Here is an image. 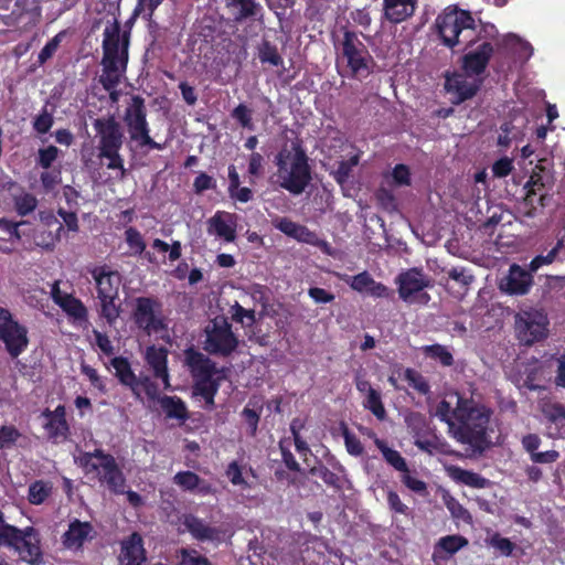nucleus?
<instances>
[{
  "label": "nucleus",
  "mask_w": 565,
  "mask_h": 565,
  "mask_svg": "<svg viewBox=\"0 0 565 565\" xmlns=\"http://www.w3.org/2000/svg\"><path fill=\"white\" fill-rule=\"evenodd\" d=\"M277 181L292 194L305 191L311 180L308 157L299 139L286 143L276 156Z\"/></svg>",
  "instance_id": "obj_1"
},
{
  "label": "nucleus",
  "mask_w": 565,
  "mask_h": 565,
  "mask_svg": "<svg viewBox=\"0 0 565 565\" xmlns=\"http://www.w3.org/2000/svg\"><path fill=\"white\" fill-rule=\"evenodd\" d=\"M490 411L472 399L457 409V420L450 424L451 436L461 444L484 449L492 444L488 437Z\"/></svg>",
  "instance_id": "obj_2"
},
{
  "label": "nucleus",
  "mask_w": 565,
  "mask_h": 565,
  "mask_svg": "<svg viewBox=\"0 0 565 565\" xmlns=\"http://www.w3.org/2000/svg\"><path fill=\"white\" fill-rule=\"evenodd\" d=\"M103 73L99 82L106 90L115 89L124 77L128 63V39L118 31L105 30Z\"/></svg>",
  "instance_id": "obj_3"
},
{
  "label": "nucleus",
  "mask_w": 565,
  "mask_h": 565,
  "mask_svg": "<svg viewBox=\"0 0 565 565\" xmlns=\"http://www.w3.org/2000/svg\"><path fill=\"white\" fill-rule=\"evenodd\" d=\"M436 28L445 45H472L477 23L471 13L455 6L447 7L436 19Z\"/></svg>",
  "instance_id": "obj_4"
},
{
  "label": "nucleus",
  "mask_w": 565,
  "mask_h": 565,
  "mask_svg": "<svg viewBox=\"0 0 565 565\" xmlns=\"http://www.w3.org/2000/svg\"><path fill=\"white\" fill-rule=\"evenodd\" d=\"M554 182L555 178L551 160L540 159L524 186L526 190L524 204L529 207L527 216L536 215L539 209L550 204L552 200L550 192L553 189Z\"/></svg>",
  "instance_id": "obj_5"
},
{
  "label": "nucleus",
  "mask_w": 565,
  "mask_h": 565,
  "mask_svg": "<svg viewBox=\"0 0 565 565\" xmlns=\"http://www.w3.org/2000/svg\"><path fill=\"white\" fill-rule=\"evenodd\" d=\"M77 461L86 473H96L110 491L117 494L125 493L126 479L111 455L97 449L82 454Z\"/></svg>",
  "instance_id": "obj_6"
},
{
  "label": "nucleus",
  "mask_w": 565,
  "mask_h": 565,
  "mask_svg": "<svg viewBox=\"0 0 565 565\" xmlns=\"http://www.w3.org/2000/svg\"><path fill=\"white\" fill-rule=\"evenodd\" d=\"M185 364L194 379V394L204 399L206 408H213L214 396L218 390L214 380V363L203 353L189 349L185 351Z\"/></svg>",
  "instance_id": "obj_7"
},
{
  "label": "nucleus",
  "mask_w": 565,
  "mask_h": 565,
  "mask_svg": "<svg viewBox=\"0 0 565 565\" xmlns=\"http://www.w3.org/2000/svg\"><path fill=\"white\" fill-rule=\"evenodd\" d=\"M145 100L139 96H132L124 115L129 139L137 148L148 150H163L164 145L154 141L150 137V129L147 121Z\"/></svg>",
  "instance_id": "obj_8"
},
{
  "label": "nucleus",
  "mask_w": 565,
  "mask_h": 565,
  "mask_svg": "<svg viewBox=\"0 0 565 565\" xmlns=\"http://www.w3.org/2000/svg\"><path fill=\"white\" fill-rule=\"evenodd\" d=\"M372 56L358 34L345 31L338 54V66L348 68L351 76L365 77L371 73Z\"/></svg>",
  "instance_id": "obj_9"
},
{
  "label": "nucleus",
  "mask_w": 565,
  "mask_h": 565,
  "mask_svg": "<svg viewBox=\"0 0 565 565\" xmlns=\"http://www.w3.org/2000/svg\"><path fill=\"white\" fill-rule=\"evenodd\" d=\"M399 298L408 305L426 306L430 301L427 288L433 287L431 278L419 268L402 271L395 279Z\"/></svg>",
  "instance_id": "obj_10"
},
{
  "label": "nucleus",
  "mask_w": 565,
  "mask_h": 565,
  "mask_svg": "<svg viewBox=\"0 0 565 565\" xmlns=\"http://www.w3.org/2000/svg\"><path fill=\"white\" fill-rule=\"evenodd\" d=\"M204 333L203 349L211 354L227 356L238 345V339L224 317H216L211 320L205 327Z\"/></svg>",
  "instance_id": "obj_11"
},
{
  "label": "nucleus",
  "mask_w": 565,
  "mask_h": 565,
  "mask_svg": "<svg viewBox=\"0 0 565 565\" xmlns=\"http://www.w3.org/2000/svg\"><path fill=\"white\" fill-rule=\"evenodd\" d=\"M0 341L11 358H18L28 345V329L13 319L9 310L0 308Z\"/></svg>",
  "instance_id": "obj_12"
},
{
  "label": "nucleus",
  "mask_w": 565,
  "mask_h": 565,
  "mask_svg": "<svg viewBox=\"0 0 565 565\" xmlns=\"http://www.w3.org/2000/svg\"><path fill=\"white\" fill-rule=\"evenodd\" d=\"M2 546L13 550L21 561L29 564L40 562L42 553L40 548V539L34 527L28 526L23 530L15 527L13 534Z\"/></svg>",
  "instance_id": "obj_13"
},
{
  "label": "nucleus",
  "mask_w": 565,
  "mask_h": 565,
  "mask_svg": "<svg viewBox=\"0 0 565 565\" xmlns=\"http://www.w3.org/2000/svg\"><path fill=\"white\" fill-rule=\"evenodd\" d=\"M134 318L138 327L148 334L159 333L166 329L164 319L161 313V303L153 298H137Z\"/></svg>",
  "instance_id": "obj_14"
},
{
  "label": "nucleus",
  "mask_w": 565,
  "mask_h": 565,
  "mask_svg": "<svg viewBox=\"0 0 565 565\" xmlns=\"http://www.w3.org/2000/svg\"><path fill=\"white\" fill-rule=\"evenodd\" d=\"M547 318L541 310L523 311L516 316L515 329L519 339L525 344H532L546 334Z\"/></svg>",
  "instance_id": "obj_15"
},
{
  "label": "nucleus",
  "mask_w": 565,
  "mask_h": 565,
  "mask_svg": "<svg viewBox=\"0 0 565 565\" xmlns=\"http://www.w3.org/2000/svg\"><path fill=\"white\" fill-rule=\"evenodd\" d=\"M481 79L465 71L446 76L445 89L454 104L472 98L480 88Z\"/></svg>",
  "instance_id": "obj_16"
},
{
  "label": "nucleus",
  "mask_w": 565,
  "mask_h": 565,
  "mask_svg": "<svg viewBox=\"0 0 565 565\" xmlns=\"http://www.w3.org/2000/svg\"><path fill=\"white\" fill-rule=\"evenodd\" d=\"M93 127L96 131L99 149H121L124 134L120 124L114 116L100 117L94 120Z\"/></svg>",
  "instance_id": "obj_17"
},
{
  "label": "nucleus",
  "mask_w": 565,
  "mask_h": 565,
  "mask_svg": "<svg viewBox=\"0 0 565 565\" xmlns=\"http://www.w3.org/2000/svg\"><path fill=\"white\" fill-rule=\"evenodd\" d=\"M237 216L225 211H217L206 221V232L225 243L236 239Z\"/></svg>",
  "instance_id": "obj_18"
},
{
  "label": "nucleus",
  "mask_w": 565,
  "mask_h": 565,
  "mask_svg": "<svg viewBox=\"0 0 565 565\" xmlns=\"http://www.w3.org/2000/svg\"><path fill=\"white\" fill-rule=\"evenodd\" d=\"M533 271L525 269L520 265L510 266L509 274L501 279L499 288L509 295H525L533 284Z\"/></svg>",
  "instance_id": "obj_19"
},
{
  "label": "nucleus",
  "mask_w": 565,
  "mask_h": 565,
  "mask_svg": "<svg viewBox=\"0 0 565 565\" xmlns=\"http://www.w3.org/2000/svg\"><path fill=\"white\" fill-rule=\"evenodd\" d=\"M543 422L552 437H565V405L542 399L539 404Z\"/></svg>",
  "instance_id": "obj_20"
},
{
  "label": "nucleus",
  "mask_w": 565,
  "mask_h": 565,
  "mask_svg": "<svg viewBox=\"0 0 565 565\" xmlns=\"http://www.w3.org/2000/svg\"><path fill=\"white\" fill-rule=\"evenodd\" d=\"M51 296L53 301L73 319L74 322L83 323L87 320V309L84 303L73 295L62 291L57 281L52 285Z\"/></svg>",
  "instance_id": "obj_21"
},
{
  "label": "nucleus",
  "mask_w": 565,
  "mask_h": 565,
  "mask_svg": "<svg viewBox=\"0 0 565 565\" xmlns=\"http://www.w3.org/2000/svg\"><path fill=\"white\" fill-rule=\"evenodd\" d=\"M94 527L89 522L77 519L68 524V529L62 536V544L66 550L79 551L83 545L94 537Z\"/></svg>",
  "instance_id": "obj_22"
},
{
  "label": "nucleus",
  "mask_w": 565,
  "mask_h": 565,
  "mask_svg": "<svg viewBox=\"0 0 565 565\" xmlns=\"http://www.w3.org/2000/svg\"><path fill=\"white\" fill-rule=\"evenodd\" d=\"M92 276L96 282L97 297L118 296L121 278L117 271L102 266L94 268Z\"/></svg>",
  "instance_id": "obj_23"
},
{
  "label": "nucleus",
  "mask_w": 565,
  "mask_h": 565,
  "mask_svg": "<svg viewBox=\"0 0 565 565\" xmlns=\"http://www.w3.org/2000/svg\"><path fill=\"white\" fill-rule=\"evenodd\" d=\"M417 0H383V17L390 23H402L411 18Z\"/></svg>",
  "instance_id": "obj_24"
},
{
  "label": "nucleus",
  "mask_w": 565,
  "mask_h": 565,
  "mask_svg": "<svg viewBox=\"0 0 565 565\" xmlns=\"http://www.w3.org/2000/svg\"><path fill=\"white\" fill-rule=\"evenodd\" d=\"M469 399L463 398L458 392L448 393L443 401L438 403L435 409V416L448 425L455 424L457 420V409L467 404Z\"/></svg>",
  "instance_id": "obj_25"
},
{
  "label": "nucleus",
  "mask_w": 565,
  "mask_h": 565,
  "mask_svg": "<svg viewBox=\"0 0 565 565\" xmlns=\"http://www.w3.org/2000/svg\"><path fill=\"white\" fill-rule=\"evenodd\" d=\"M173 482L184 491L199 495H209L214 492L211 483L192 471H180L173 477Z\"/></svg>",
  "instance_id": "obj_26"
},
{
  "label": "nucleus",
  "mask_w": 565,
  "mask_h": 565,
  "mask_svg": "<svg viewBox=\"0 0 565 565\" xmlns=\"http://www.w3.org/2000/svg\"><path fill=\"white\" fill-rule=\"evenodd\" d=\"M492 52V45L483 42L478 49L465 55L463 71L479 77V74L484 71Z\"/></svg>",
  "instance_id": "obj_27"
},
{
  "label": "nucleus",
  "mask_w": 565,
  "mask_h": 565,
  "mask_svg": "<svg viewBox=\"0 0 565 565\" xmlns=\"http://www.w3.org/2000/svg\"><path fill=\"white\" fill-rule=\"evenodd\" d=\"M119 559L122 565H141L146 561L142 539L138 533L122 541Z\"/></svg>",
  "instance_id": "obj_28"
},
{
  "label": "nucleus",
  "mask_w": 565,
  "mask_h": 565,
  "mask_svg": "<svg viewBox=\"0 0 565 565\" xmlns=\"http://www.w3.org/2000/svg\"><path fill=\"white\" fill-rule=\"evenodd\" d=\"M167 350L163 348L149 347L146 350V361L157 379L162 381L163 387L169 388V374L167 370Z\"/></svg>",
  "instance_id": "obj_29"
},
{
  "label": "nucleus",
  "mask_w": 565,
  "mask_h": 565,
  "mask_svg": "<svg viewBox=\"0 0 565 565\" xmlns=\"http://www.w3.org/2000/svg\"><path fill=\"white\" fill-rule=\"evenodd\" d=\"M111 367L115 370V375L118 377L121 384L129 386L132 393L140 396V383L131 371L130 364L127 359L117 356L110 361Z\"/></svg>",
  "instance_id": "obj_30"
},
{
  "label": "nucleus",
  "mask_w": 565,
  "mask_h": 565,
  "mask_svg": "<svg viewBox=\"0 0 565 565\" xmlns=\"http://www.w3.org/2000/svg\"><path fill=\"white\" fill-rule=\"evenodd\" d=\"M185 529L192 534V536L200 541H218L221 532L207 525L203 520L188 515L184 520Z\"/></svg>",
  "instance_id": "obj_31"
},
{
  "label": "nucleus",
  "mask_w": 565,
  "mask_h": 565,
  "mask_svg": "<svg viewBox=\"0 0 565 565\" xmlns=\"http://www.w3.org/2000/svg\"><path fill=\"white\" fill-rule=\"evenodd\" d=\"M234 20L241 22L249 18H256L262 13V6L256 0H225Z\"/></svg>",
  "instance_id": "obj_32"
},
{
  "label": "nucleus",
  "mask_w": 565,
  "mask_h": 565,
  "mask_svg": "<svg viewBox=\"0 0 565 565\" xmlns=\"http://www.w3.org/2000/svg\"><path fill=\"white\" fill-rule=\"evenodd\" d=\"M160 406L169 419H175L183 424L188 417V409L184 402L177 396H163L159 399Z\"/></svg>",
  "instance_id": "obj_33"
},
{
  "label": "nucleus",
  "mask_w": 565,
  "mask_h": 565,
  "mask_svg": "<svg viewBox=\"0 0 565 565\" xmlns=\"http://www.w3.org/2000/svg\"><path fill=\"white\" fill-rule=\"evenodd\" d=\"M502 47L522 61H527L533 55V46L514 33H509L503 38Z\"/></svg>",
  "instance_id": "obj_34"
},
{
  "label": "nucleus",
  "mask_w": 565,
  "mask_h": 565,
  "mask_svg": "<svg viewBox=\"0 0 565 565\" xmlns=\"http://www.w3.org/2000/svg\"><path fill=\"white\" fill-rule=\"evenodd\" d=\"M449 476L457 482L463 483L466 486L482 489L488 484V480L480 475L461 469L459 467H450L448 468Z\"/></svg>",
  "instance_id": "obj_35"
},
{
  "label": "nucleus",
  "mask_w": 565,
  "mask_h": 565,
  "mask_svg": "<svg viewBox=\"0 0 565 565\" xmlns=\"http://www.w3.org/2000/svg\"><path fill=\"white\" fill-rule=\"evenodd\" d=\"M468 540L461 535H446L438 540L435 546L434 555H438L439 553L444 552L447 555L451 556L461 548L466 547L468 545Z\"/></svg>",
  "instance_id": "obj_36"
},
{
  "label": "nucleus",
  "mask_w": 565,
  "mask_h": 565,
  "mask_svg": "<svg viewBox=\"0 0 565 565\" xmlns=\"http://www.w3.org/2000/svg\"><path fill=\"white\" fill-rule=\"evenodd\" d=\"M120 149H99L98 150V158L100 160L106 159L107 163L106 167L109 170H116L118 171L117 178L119 180H124L127 173V170L124 166V159L119 153Z\"/></svg>",
  "instance_id": "obj_37"
},
{
  "label": "nucleus",
  "mask_w": 565,
  "mask_h": 565,
  "mask_svg": "<svg viewBox=\"0 0 565 565\" xmlns=\"http://www.w3.org/2000/svg\"><path fill=\"white\" fill-rule=\"evenodd\" d=\"M440 497L443 503L446 505L451 516L456 520L463 521L466 523L471 522L470 513L455 499L448 490L441 489Z\"/></svg>",
  "instance_id": "obj_38"
},
{
  "label": "nucleus",
  "mask_w": 565,
  "mask_h": 565,
  "mask_svg": "<svg viewBox=\"0 0 565 565\" xmlns=\"http://www.w3.org/2000/svg\"><path fill=\"white\" fill-rule=\"evenodd\" d=\"M97 298L99 300L100 317L106 319V321L109 324H113L117 320V318L119 317V313H120L119 297L118 296H116V297L107 296V298L106 297H97Z\"/></svg>",
  "instance_id": "obj_39"
},
{
  "label": "nucleus",
  "mask_w": 565,
  "mask_h": 565,
  "mask_svg": "<svg viewBox=\"0 0 565 565\" xmlns=\"http://www.w3.org/2000/svg\"><path fill=\"white\" fill-rule=\"evenodd\" d=\"M374 443L376 447L381 450L384 459L394 467L397 471L403 472L404 470H407V465L405 459L399 455L398 451L390 448L386 446V444L379 438H374Z\"/></svg>",
  "instance_id": "obj_40"
},
{
  "label": "nucleus",
  "mask_w": 565,
  "mask_h": 565,
  "mask_svg": "<svg viewBox=\"0 0 565 565\" xmlns=\"http://www.w3.org/2000/svg\"><path fill=\"white\" fill-rule=\"evenodd\" d=\"M422 350L426 356L439 361L444 366H450L454 363V356L445 345H425Z\"/></svg>",
  "instance_id": "obj_41"
},
{
  "label": "nucleus",
  "mask_w": 565,
  "mask_h": 565,
  "mask_svg": "<svg viewBox=\"0 0 565 565\" xmlns=\"http://www.w3.org/2000/svg\"><path fill=\"white\" fill-rule=\"evenodd\" d=\"M53 487L46 481H35L29 487V501L32 504H42L52 493Z\"/></svg>",
  "instance_id": "obj_42"
},
{
  "label": "nucleus",
  "mask_w": 565,
  "mask_h": 565,
  "mask_svg": "<svg viewBox=\"0 0 565 565\" xmlns=\"http://www.w3.org/2000/svg\"><path fill=\"white\" fill-rule=\"evenodd\" d=\"M125 241L129 246V255L140 256L146 249V243L141 233L135 227H128L125 231Z\"/></svg>",
  "instance_id": "obj_43"
},
{
  "label": "nucleus",
  "mask_w": 565,
  "mask_h": 565,
  "mask_svg": "<svg viewBox=\"0 0 565 565\" xmlns=\"http://www.w3.org/2000/svg\"><path fill=\"white\" fill-rule=\"evenodd\" d=\"M47 427L51 434L55 437H65L68 426L65 419L64 407L58 406L52 414Z\"/></svg>",
  "instance_id": "obj_44"
},
{
  "label": "nucleus",
  "mask_w": 565,
  "mask_h": 565,
  "mask_svg": "<svg viewBox=\"0 0 565 565\" xmlns=\"http://www.w3.org/2000/svg\"><path fill=\"white\" fill-rule=\"evenodd\" d=\"M61 234L62 232L43 227L34 234V243L41 248L53 249L55 244L61 239Z\"/></svg>",
  "instance_id": "obj_45"
},
{
  "label": "nucleus",
  "mask_w": 565,
  "mask_h": 565,
  "mask_svg": "<svg viewBox=\"0 0 565 565\" xmlns=\"http://www.w3.org/2000/svg\"><path fill=\"white\" fill-rule=\"evenodd\" d=\"M38 206V199L31 194L23 192L14 196V207L19 215L24 216L32 213Z\"/></svg>",
  "instance_id": "obj_46"
},
{
  "label": "nucleus",
  "mask_w": 565,
  "mask_h": 565,
  "mask_svg": "<svg viewBox=\"0 0 565 565\" xmlns=\"http://www.w3.org/2000/svg\"><path fill=\"white\" fill-rule=\"evenodd\" d=\"M295 239L301 243L317 246L321 248L323 252L329 253V244L326 241L319 238L316 233L311 232L303 225L299 226Z\"/></svg>",
  "instance_id": "obj_47"
},
{
  "label": "nucleus",
  "mask_w": 565,
  "mask_h": 565,
  "mask_svg": "<svg viewBox=\"0 0 565 565\" xmlns=\"http://www.w3.org/2000/svg\"><path fill=\"white\" fill-rule=\"evenodd\" d=\"M564 238L558 241L555 247H553L546 255H537L530 263V269L533 273H536L542 266L548 265L553 263L559 255L561 249L563 248Z\"/></svg>",
  "instance_id": "obj_48"
},
{
  "label": "nucleus",
  "mask_w": 565,
  "mask_h": 565,
  "mask_svg": "<svg viewBox=\"0 0 565 565\" xmlns=\"http://www.w3.org/2000/svg\"><path fill=\"white\" fill-rule=\"evenodd\" d=\"M363 405L372 412L377 419L383 420L385 418L386 411L382 403L381 394L377 391L371 392V394L366 395Z\"/></svg>",
  "instance_id": "obj_49"
},
{
  "label": "nucleus",
  "mask_w": 565,
  "mask_h": 565,
  "mask_svg": "<svg viewBox=\"0 0 565 565\" xmlns=\"http://www.w3.org/2000/svg\"><path fill=\"white\" fill-rule=\"evenodd\" d=\"M341 279L345 281L353 290L358 292H365L373 278L367 271L360 273L355 276H341Z\"/></svg>",
  "instance_id": "obj_50"
},
{
  "label": "nucleus",
  "mask_w": 565,
  "mask_h": 565,
  "mask_svg": "<svg viewBox=\"0 0 565 565\" xmlns=\"http://www.w3.org/2000/svg\"><path fill=\"white\" fill-rule=\"evenodd\" d=\"M404 379L408 382V384L416 390L418 393L426 395L429 393V384L425 380V377L413 369H406L404 372Z\"/></svg>",
  "instance_id": "obj_51"
},
{
  "label": "nucleus",
  "mask_w": 565,
  "mask_h": 565,
  "mask_svg": "<svg viewBox=\"0 0 565 565\" xmlns=\"http://www.w3.org/2000/svg\"><path fill=\"white\" fill-rule=\"evenodd\" d=\"M21 433L12 425L0 426V449H9L17 445Z\"/></svg>",
  "instance_id": "obj_52"
},
{
  "label": "nucleus",
  "mask_w": 565,
  "mask_h": 565,
  "mask_svg": "<svg viewBox=\"0 0 565 565\" xmlns=\"http://www.w3.org/2000/svg\"><path fill=\"white\" fill-rule=\"evenodd\" d=\"M232 117L243 127L248 130H254L253 110L245 104H239L232 111Z\"/></svg>",
  "instance_id": "obj_53"
},
{
  "label": "nucleus",
  "mask_w": 565,
  "mask_h": 565,
  "mask_svg": "<svg viewBox=\"0 0 565 565\" xmlns=\"http://www.w3.org/2000/svg\"><path fill=\"white\" fill-rule=\"evenodd\" d=\"M60 152V149L55 146L40 148L38 151V164L44 170L50 169L53 162L57 159Z\"/></svg>",
  "instance_id": "obj_54"
},
{
  "label": "nucleus",
  "mask_w": 565,
  "mask_h": 565,
  "mask_svg": "<svg viewBox=\"0 0 565 565\" xmlns=\"http://www.w3.org/2000/svg\"><path fill=\"white\" fill-rule=\"evenodd\" d=\"M391 184L396 186H405L411 184V172L407 166L397 164L388 175Z\"/></svg>",
  "instance_id": "obj_55"
},
{
  "label": "nucleus",
  "mask_w": 565,
  "mask_h": 565,
  "mask_svg": "<svg viewBox=\"0 0 565 565\" xmlns=\"http://www.w3.org/2000/svg\"><path fill=\"white\" fill-rule=\"evenodd\" d=\"M359 156H353L347 161L339 162L337 170L333 172L335 180L342 184L344 183L352 171V169L358 166Z\"/></svg>",
  "instance_id": "obj_56"
},
{
  "label": "nucleus",
  "mask_w": 565,
  "mask_h": 565,
  "mask_svg": "<svg viewBox=\"0 0 565 565\" xmlns=\"http://www.w3.org/2000/svg\"><path fill=\"white\" fill-rule=\"evenodd\" d=\"M402 482L415 493L422 495L427 493L426 482L416 478L414 475L411 473L408 469L402 472Z\"/></svg>",
  "instance_id": "obj_57"
},
{
  "label": "nucleus",
  "mask_w": 565,
  "mask_h": 565,
  "mask_svg": "<svg viewBox=\"0 0 565 565\" xmlns=\"http://www.w3.org/2000/svg\"><path fill=\"white\" fill-rule=\"evenodd\" d=\"M54 118L52 113L43 108L42 111L33 120V129L38 134H46L53 126Z\"/></svg>",
  "instance_id": "obj_58"
},
{
  "label": "nucleus",
  "mask_w": 565,
  "mask_h": 565,
  "mask_svg": "<svg viewBox=\"0 0 565 565\" xmlns=\"http://www.w3.org/2000/svg\"><path fill=\"white\" fill-rule=\"evenodd\" d=\"M41 184L45 192L52 191L57 184L61 183V170L60 169H53V170H45L40 175Z\"/></svg>",
  "instance_id": "obj_59"
},
{
  "label": "nucleus",
  "mask_w": 565,
  "mask_h": 565,
  "mask_svg": "<svg viewBox=\"0 0 565 565\" xmlns=\"http://www.w3.org/2000/svg\"><path fill=\"white\" fill-rule=\"evenodd\" d=\"M82 373L88 379L92 386L98 390L102 393L106 392V384L103 377L99 376L97 371L92 367L90 365H87L85 363H82L81 365Z\"/></svg>",
  "instance_id": "obj_60"
},
{
  "label": "nucleus",
  "mask_w": 565,
  "mask_h": 565,
  "mask_svg": "<svg viewBox=\"0 0 565 565\" xmlns=\"http://www.w3.org/2000/svg\"><path fill=\"white\" fill-rule=\"evenodd\" d=\"M448 277L463 287H468L475 280L473 275L465 267H454L448 271Z\"/></svg>",
  "instance_id": "obj_61"
},
{
  "label": "nucleus",
  "mask_w": 565,
  "mask_h": 565,
  "mask_svg": "<svg viewBox=\"0 0 565 565\" xmlns=\"http://www.w3.org/2000/svg\"><path fill=\"white\" fill-rule=\"evenodd\" d=\"M232 317L235 321L246 326H252L255 322V311L247 310L237 302L232 307Z\"/></svg>",
  "instance_id": "obj_62"
},
{
  "label": "nucleus",
  "mask_w": 565,
  "mask_h": 565,
  "mask_svg": "<svg viewBox=\"0 0 565 565\" xmlns=\"http://www.w3.org/2000/svg\"><path fill=\"white\" fill-rule=\"evenodd\" d=\"M225 473L234 486H241L243 488L248 486L243 477V468L236 461H232L227 466Z\"/></svg>",
  "instance_id": "obj_63"
},
{
  "label": "nucleus",
  "mask_w": 565,
  "mask_h": 565,
  "mask_svg": "<svg viewBox=\"0 0 565 565\" xmlns=\"http://www.w3.org/2000/svg\"><path fill=\"white\" fill-rule=\"evenodd\" d=\"M179 565H210V562L196 551L182 550Z\"/></svg>",
  "instance_id": "obj_64"
}]
</instances>
